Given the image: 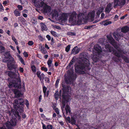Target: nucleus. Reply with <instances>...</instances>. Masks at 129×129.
<instances>
[{
    "instance_id": "1",
    "label": "nucleus",
    "mask_w": 129,
    "mask_h": 129,
    "mask_svg": "<svg viewBox=\"0 0 129 129\" xmlns=\"http://www.w3.org/2000/svg\"><path fill=\"white\" fill-rule=\"evenodd\" d=\"M80 57L82 60L80 63L75 67V71L77 72V70H84L86 71V70H89L90 68H89L90 63L88 60L87 58V56L86 53H82L80 55Z\"/></svg>"
},
{
    "instance_id": "2",
    "label": "nucleus",
    "mask_w": 129,
    "mask_h": 129,
    "mask_svg": "<svg viewBox=\"0 0 129 129\" xmlns=\"http://www.w3.org/2000/svg\"><path fill=\"white\" fill-rule=\"evenodd\" d=\"M8 74L11 78V81L9 83V87L20 88L21 87V81L19 75H17L11 71L8 72Z\"/></svg>"
},
{
    "instance_id": "3",
    "label": "nucleus",
    "mask_w": 129,
    "mask_h": 129,
    "mask_svg": "<svg viewBox=\"0 0 129 129\" xmlns=\"http://www.w3.org/2000/svg\"><path fill=\"white\" fill-rule=\"evenodd\" d=\"M8 60V63L7 66L9 70L14 69L15 70L17 67V65L15 64L14 58L11 56L7 59Z\"/></svg>"
},
{
    "instance_id": "4",
    "label": "nucleus",
    "mask_w": 129,
    "mask_h": 129,
    "mask_svg": "<svg viewBox=\"0 0 129 129\" xmlns=\"http://www.w3.org/2000/svg\"><path fill=\"white\" fill-rule=\"evenodd\" d=\"M76 16L77 14L76 12L71 13L69 19V23L73 24H77Z\"/></svg>"
},
{
    "instance_id": "5",
    "label": "nucleus",
    "mask_w": 129,
    "mask_h": 129,
    "mask_svg": "<svg viewBox=\"0 0 129 129\" xmlns=\"http://www.w3.org/2000/svg\"><path fill=\"white\" fill-rule=\"evenodd\" d=\"M37 3L38 7H43L44 12L46 13L50 12L51 8L50 7L47 5L43 2H38Z\"/></svg>"
},
{
    "instance_id": "6",
    "label": "nucleus",
    "mask_w": 129,
    "mask_h": 129,
    "mask_svg": "<svg viewBox=\"0 0 129 129\" xmlns=\"http://www.w3.org/2000/svg\"><path fill=\"white\" fill-rule=\"evenodd\" d=\"M68 74L69 77L65 79L66 82L68 84H71L72 83L74 80L76 78L75 75L73 74V71L72 70L71 72L68 71Z\"/></svg>"
},
{
    "instance_id": "7",
    "label": "nucleus",
    "mask_w": 129,
    "mask_h": 129,
    "mask_svg": "<svg viewBox=\"0 0 129 129\" xmlns=\"http://www.w3.org/2000/svg\"><path fill=\"white\" fill-rule=\"evenodd\" d=\"M105 48L106 49L108 48L110 52H112L118 58L120 57L121 56L120 53L121 52V51L120 50H118L119 52H118L114 50L113 47H110L109 45H106L105 46Z\"/></svg>"
},
{
    "instance_id": "8",
    "label": "nucleus",
    "mask_w": 129,
    "mask_h": 129,
    "mask_svg": "<svg viewBox=\"0 0 129 129\" xmlns=\"http://www.w3.org/2000/svg\"><path fill=\"white\" fill-rule=\"evenodd\" d=\"M77 17V24L80 25L85 23V16L84 13H80L78 15Z\"/></svg>"
},
{
    "instance_id": "9",
    "label": "nucleus",
    "mask_w": 129,
    "mask_h": 129,
    "mask_svg": "<svg viewBox=\"0 0 129 129\" xmlns=\"http://www.w3.org/2000/svg\"><path fill=\"white\" fill-rule=\"evenodd\" d=\"M24 101L22 98H19L15 99L13 103L14 108L15 109L18 108L20 105H24Z\"/></svg>"
},
{
    "instance_id": "10",
    "label": "nucleus",
    "mask_w": 129,
    "mask_h": 129,
    "mask_svg": "<svg viewBox=\"0 0 129 129\" xmlns=\"http://www.w3.org/2000/svg\"><path fill=\"white\" fill-rule=\"evenodd\" d=\"M16 124V120L14 119H12L10 122L8 121L5 124V125L7 127H8V129H12V126H15Z\"/></svg>"
},
{
    "instance_id": "11",
    "label": "nucleus",
    "mask_w": 129,
    "mask_h": 129,
    "mask_svg": "<svg viewBox=\"0 0 129 129\" xmlns=\"http://www.w3.org/2000/svg\"><path fill=\"white\" fill-rule=\"evenodd\" d=\"M102 52L101 47L97 44L94 46V49L93 50V53L94 55H99L100 53Z\"/></svg>"
},
{
    "instance_id": "12",
    "label": "nucleus",
    "mask_w": 129,
    "mask_h": 129,
    "mask_svg": "<svg viewBox=\"0 0 129 129\" xmlns=\"http://www.w3.org/2000/svg\"><path fill=\"white\" fill-rule=\"evenodd\" d=\"M126 0H114V7L115 8L116 6H123L125 4Z\"/></svg>"
},
{
    "instance_id": "13",
    "label": "nucleus",
    "mask_w": 129,
    "mask_h": 129,
    "mask_svg": "<svg viewBox=\"0 0 129 129\" xmlns=\"http://www.w3.org/2000/svg\"><path fill=\"white\" fill-rule=\"evenodd\" d=\"M107 37L108 40L109 42L115 48H117V46L116 43L115 42V40L111 36H107Z\"/></svg>"
},
{
    "instance_id": "14",
    "label": "nucleus",
    "mask_w": 129,
    "mask_h": 129,
    "mask_svg": "<svg viewBox=\"0 0 129 129\" xmlns=\"http://www.w3.org/2000/svg\"><path fill=\"white\" fill-rule=\"evenodd\" d=\"M95 14V11H92L88 14L87 16V17L89 19H90L91 21H93Z\"/></svg>"
},
{
    "instance_id": "15",
    "label": "nucleus",
    "mask_w": 129,
    "mask_h": 129,
    "mask_svg": "<svg viewBox=\"0 0 129 129\" xmlns=\"http://www.w3.org/2000/svg\"><path fill=\"white\" fill-rule=\"evenodd\" d=\"M80 50V48H78V47L76 46L72 49L71 52V54H73L74 55L76 54L79 52Z\"/></svg>"
},
{
    "instance_id": "16",
    "label": "nucleus",
    "mask_w": 129,
    "mask_h": 129,
    "mask_svg": "<svg viewBox=\"0 0 129 129\" xmlns=\"http://www.w3.org/2000/svg\"><path fill=\"white\" fill-rule=\"evenodd\" d=\"M69 15V13H63L61 15V19L63 21L66 22L68 20Z\"/></svg>"
},
{
    "instance_id": "17",
    "label": "nucleus",
    "mask_w": 129,
    "mask_h": 129,
    "mask_svg": "<svg viewBox=\"0 0 129 129\" xmlns=\"http://www.w3.org/2000/svg\"><path fill=\"white\" fill-rule=\"evenodd\" d=\"M62 97L63 99L62 100V108H64L66 105L65 102H67L69 101V99H66L67 96L63 94H62Z\"/></svg>"
},
{
    "instance_id": "18",
    "label": "nucleus",
    "mask_w": 129,
    "mask_h": 129,
    "mask_svg": "<svg viewBox=\"0 0 129 129\" xmlns=\"http://www.w3.org/2000/svg\"><path fill=\"white\" fill-rule=\"evenodd\" d=\"M113 36L115 40L117 41H119L121 38V36L123 37L122 35H120L119 33L115 32L113 33Z\"/></svg>"
},
{
    "instance_id": "19",
    "label": "nucleus",
    "mask_w": 129,
    "mask_h": 129,
    "mask_svg": "<svg viewBox=\"0 0 129 129\" xmlns=\"http://www.w3.org/2000/svg\"><path fill=\"white\" fill-rule=\"evenodd\" d=\"M112 8V5L109 3L105 9V12L107 13H109Z\"/></svg>"
},
{
    "instance_id": "20",
    "label": "nucleus",
    "mask_w": 129,
    "mask_h": 129,
    "mask_svg": "<svg viewBox=\"0 0 129 129\" xmlns=\"http://www.w3.org/2000/svg\"><path fill=\"white\" fill-rule=\"evenodd\" d=\"M41 72L40 71H38L37 73V75L38 77L39 78L40 80H43L45 79V75L43 73H42L40 75Z\"/></svg>"
},
{
    "instance_id": "21",
    "label": "nucleus",
    "mask_w": 129,
    "mask_h": 129,
    "mask_svg": "<svg viewBox=\"0 0 129 129\" xmlns=\"http://www.w3.org/2000/svg\"><path fill=\"white\" fill-rule=\"evenodd\" d=\"M14 92L15 94V98H17L21 96L22 95V93L20 91L17 89H15L14 90Z\"/></svg>"
},
{
    "instance_id": "22",
    "label": "nucleus",
    "mask_w": 129,
    "mask_h": 129,
    "mask_svg": "<svg viewBox=\"0 0 129 129\" xmlns=\"http://www.w3.org/2000/svg\"><path fill=\"white\" fill-rule=\"evenodd\" d=\"M121 31L124 33H126L129 30V27L127 26L122 27L121 29Z\"/></svg>"
},
{
    "instance_id": "23",
    "label": "nucleus",
    "mask_w": 129,
    "mask_h": 129,
    "mask_svg": "<svg viewBox=\"0 0 129 129\" xmlns=\"http://www.w3.org/2000/svg\"><path fill=\"white\" fill-rule=\"evenodd\" d=\"M52 15L53 17H58L59 13L55 10H53L52 12Z\"/></svg>"
},
{
    "instance_id": "24",
    "label": "nucleus",
    "mask_w": 129,
    "mask_h": 129,
    "mask_svg": "<svg viewBox=\"0 0 129 129\" xmlns=\"http://www.w3.org/2000/svg\"><path fill=\"white\" fill-rule=\"evenodd\" d=\"M112 23L111 21H107V20H104L101 23V24L104 25V26H107L109 24H110Z\"/></svg>"
},
{
    "instance_id": "25",
    "label": "nucleus",
    "mask_w": 129,
    "mask_h": 129,
    "mask_svg": "<svg viewBox=\"0 0 129 129\" xmlns=\"http://www.w3.org/2000/svg\"><path fill=\"white\" fill-rule=\"evenodd\" d=\"M14 13L16 16H20V12L17 9L15 10L14 12Z\"/></svg>"
},
{
    "instance_id": "26",
    "label": "nucleus",
    "mask_w": 129,
    "mask_h": 129,
    "mask_svg": "<svg viewBox=\"0 0 129 129\" xmlns=\"http://www.w3.org/2000/svg\"><path fill=\"white\" fill-rule=\"evenodd\" d=\"M41 26L42 31L46 30H47V28L46 25L44 24L43 23H41Z\"/></svg>"
},
{
    "instance_id": "27",
    "label": "nucleus",
    "mask_w": 129,
    "mask_h": 129,
    "mask_svg": "<svg viewBox=\"0 0 129 129\" xmlns=\"http://www.w3.org/2000/svg\"><path fill=\"white\" fill-rule=\"evenodd\" d=\"M104 8L102 7L99 8L97 11L96 14L98 15H99L104 10Z\"/></svg>"
},
{
    "instance_id": "28",
    "label": "nucleus",
    "mask_w": 129,
    "mask_h": 129,
    "mask_svg": "<svg viewBox=\"0 0 129 129\" xmlns=\"http://www.w3.org/2000/svg\"><path fill=\"white\" fill-rule=\"evenodd\" d=\"M66 113L68 114V112L70 113L71 112L70 109V106L68 105H67L65 108Z\"/></svg>"
},
{
    "instance_id": "29",
    "label": "nucleus",
    "mask_w": 129,
    "mask_h": 129,
    "mask_svg": "<svg viewBox=\"0 0 129 129\" xmlns=\"http://www.w3.org/2000/svg\"><path fill=\"white\" fill-rule=\"evenodd\" d=\"M18 57L19 58V60L21 62V63L24 65L25 64L24 60L19 55H18Z\"/></svg>"
},
{
    "instance_id": "30",
    "label": "nucleus",
    "mask_w": 129,
    "mask_h": 129,
    "mask_svg": "<svg viewBox=\"0 0 129 129\" xmlns=\"http://www.w3.org/2000/svg\"><path fill=\"white\" fill-rule=\"evenodd\" d=\"M122 59L124 60L127 63H129V58L127 57L123 56H122Z\"/></svg>"
},
{
    "instance_id": "31",
    "label": "nucleus",
    "mask_w": 129,
    "mask_h": 129,
    "mask_svg": "<svg viewBox=\"0 0 129 129\" xmlns=\"http://www.w3.org/2000/svg\"><path fill=\"white\" fill-rule=\"evenodd\" d=\"M41 51L42 53L44 54H45L47 53L46 50L43 47H41Z\"/></svg>"
},
{
    "instance_id": "32",
    "label": "nucleus",
    "mask_w": 129,
    "mask_h": 129,
    "mask_svg": "<svg viewBox=\"0 0 129 129\" xmlns=\"http://www.w3.org/2000/svg\"><path fill=\"white\" fill-rule=\"evenodd\" d=\"M14 109H12L11 111L9 112V114L10 115L13 116V115H14L15 114V112H14Z\"/></svg>"
},
{
    "instance_id": "33",
    "label": "nucleus",
    "mask_w": 129,
    "mask_h": 129,
    "mask_svg": "<svg viewBox=\"0 0 129 129\" xmlns=\"http://www.w3.org/2000/svg\"><path fill=\"white\" fill-rule=\"evenodd\" d=\"M5 51V48L4 47L2 46H0V53H2Z\"/></svg>"
},
{
    "instance_id": "34",
    "label": "nucleus",
    "mask_w": 129,
    "mask_h": 129,
    "mask_svg": "<svg viewBox=\"0 0 129 129\" xmlns=\"http://www.w3.org/2000/svg\"><path fill=\"white\" fill-rule=\"evenodd\" d=\"M71 88L70 86H67L65 91L66 92H70L71 90Z\"/></svg>"
},
{
    "instance_id": "35",
    "label": "nucleus",
    "mask_w": 129,
    "mask_h": 129,
    "mask_svg": "<svg viewBox=\"0 0 129 129\" xmlns=\"http://www.w3.org/2000/svg\"><path fill=\"white\" fill-rule=\"evenodd\" d=\"M5 58H9L10 56H11L10 53L8 52H6L5 54Z\"/></svg>"
},
{
    "instance_id": "36",
    "label": "nucleus",
    "mask_w": 129,
    "mask_h": 129,
    "mask_svg": "<svg viewBox=\"0 0 129 129\" xmlns=\"http://www.w3.org/2000/svg\"><path fill=\"white\" fill-rule=\"evenodd\" d=\"M71 123L72 124H75L76 123V120L73 117H71Z\"/></svg>"
},
{
    "instance_id": "37",
    "label": "nucleus",
    "mask_w": 129,
    "mask_h": 129,
    "mask_svg": "<svg viewBox=\"0 0 129 129\" xmlns=\"http://www.w3.org/2000/svg\"><path fill=\"white\" fill-rule=\"evenodd\" d=\"M23 108L22 107H20L19 106V107H18V108L17 109H15L16 110H18L19 111V112L20 113H21L22 112L23 110Z\"/></svg>"
},
{
    "instance_id": "38",
    "label": "nucleus",
    "mask_w": 129,
    "mask_h": 129,
    "mask_svg": "<svg viewBox=\"0 0 129 129\" xmlns=\"http://www.w3.org/2000/svg\"><path fill=\"white\" fill-rule=\"evenodd\" d=\"M54 96L56 100H58V91L56 92L54 94Z\"/></svg>"
},
{
    "instance_id": "39",
    "label": "nucleus",
    "mask_w": 129,
    "mask_h": 129,
    "mask_svg": "<svg viewBox=\"0 0 129 129\" xmlns=\"http://www.w3.org/2000/svg\"><path fill=\"white\" fill-rule=\"evenodd\" d=\"M24 19L22 17H19L18 18V21H19L22 22L24 20Z\"/></svg>"
},
{
    "instance_id": "40",
    "label": "nucleus",
    "mask_w": 129,
    "mask_h": 129,
    "mask_svg": "<svg viewBox=\"0 0 129 129\" xmlns=\"http://www.w3.org/2000/svg\"><path fill=\"white\" fill-rule=\"evenodd\" d=\"M47 63L49 67L51 66L52 61L51 60H49L48 61Z\"/></svg>"
},
{
    "instance_id": "41",
    "label": "nucleus",
    "mask_w": 129,
    "mask_h": 129,
    "mask_svg": "<svg viewBox=\"0 0 129 129\" xmlns=\"http://www.w3.org/2000/svg\"><path fill=\"white\" fill-rule=\"evenodd\" d=\"M12 40L14 41L16 45H17L18 44V43L17 40L15 37H12Z\"/></svg>"
},
{
    "instance_id": "42",
    "label": "nucleus",
    "mask_w": 129,
    "mask_h": 129,
    "mask_svg": "<svg viewBox=\"0 0 129 129\" xmlns=\"http://www.w3.org/2000/svg\"><path fill=\"white\" fill-rule=\"evenodd\" d=\"M70 48V45H68L66 48V49H65L66 51L67 52H68L69 51Z\"/></svg>"
},
{
    "instance_id": "43",
    "label": "nucleus",
    "mask_w": 129,
    "mask_h": 129,
    "mask_svg": "<svg viewBox=\"0 0 129 129\" xmlns=\"http://www.w3.org/2000/svg\"><path fill=\"white\" fill-rule=\"evenodd\" d=\"M112 59L115 62H118L119 61V59L116 57H113L112 58Z\"/></svg>"
},
{
    "instance_id": "44",
    "label": "nucleus",
    "mask_w": 129,
    "mask_h": 129,
    "mask_svg": "<svg viewBox=\"0 0 129 129\" xmlns=\"http://www.w3.org/2000/svg\"><path fill=\"white\" fill-rule=\"evenodd\" d=\"M67 34L69 36H74L76 34L74 32H69Z\"/></svg>"
},
{
    "instance_id": "45",
    "label": "nucleus",
    "mask_w": 129,
    "mask_h": 129,
    "mask_svg": "<svg viewBox=\"0 0 129 129\" xmlns=\"http://www.w3.org/2000/svg\"><path fill=\"white\" fill-rule=\"evenodd\" d=\"M51 34L54 36L56 37L57 36V34L56 32L54 31H51L50 32Z\"/></svg>"
},
{
    "instance_id": "46",
    "label": "nucleus",
    "mask_w": 129,
    "mask_h": 129,
    "mask_svg": "<svg viewBox=\"0 0 129 129\" xmlns=\"http://www.w3.org/2000/svg\"><path fill=\"white\" fill-rule=\"evenodd\" d=\"M46 90H47L45 86H43V92L44 93V95H45L46 94Z\"/></svg>"
},
{
    "instance_id": "47",
    "label": "nucleus",
    "mask_w": 129,
    "mask_h": 129,
    "mask_svg": "<svg viewBox=\"0 0 129 129\" xmlns=\"http://www.w3.org/2000/svg\"><path fill=\"white\" fill-rule=\"evenodd\" d=\"M31 69L34 72H35L36 71V68L35 67L34 65H33L31 67Z\"/></svg>"
},
{
    "instance_id": "48",
    "label": "nucleus",
    "mask_w": 129,
    "mask_h": 129,
    "mask_svg": "<svg viewBox=\"0 0 129 129\" xmlns=\"http://www.w3.org/2000/svg\"><path fill=\"white\" fill-rule=\"evenodd\" d=\"M54 110L56 113L58 115L59 114V110L57 108H55Z\"/></svg>"
},
{
    "instance_id": "49",
    "label": "nucleus",
    "mask_w": 129,
    "mask_h": 129,
    "mask_svg": "<svg viewBox=\"0 0 129 129\" xmlns=\"http://www.w3.org/2000/svg\"><path fill=\"white\" fill-rule=\"evenodd\" d=\"M41 70L43 71H44L45 72H47L48 70L46 68L44 67H41Z\"/></svg>"
},
{
    "instance_id": "50",
    "label": "nucleus",
    "mask_w": 129,
    "mask_h": 129,
    "mask_svg": "<svg viewBox=\"0 0 129 129\" xmlns=\"http://www.w3.org/2000/svg\"><path fill=\"white\" fill-rule=\"evenodd\" d=\"M47 129H52V126L51 125H48L47 126Z\"/></svg>"
},
{
    "instance_id": "51",
    "label": "nucleus",
    "mask_w": 129,
    "mask_h": 129,
    "mask_svg": "<svg viewBox=\"0 0 129 129\" xmlns=\"http://www.w3.org/2000/svg\"><path fill=\"white\" fill-rule=\"evenodd\" d=\"M0 11L2 12H3L4 11L3 7L1 3H0Z\"/></svg>"
},
{
    "instance_id": "52",
    "label": "nucleus",
    "mask_w": 129,
    "mask_h": 129,
    "mask_svg": "<svg viewBox=\"0 0 129 129\" xmlns=\"http://www.w3.org/2000/svg\"><path fill=\"white\" fill-rule=\"evenodd\" d=\"M28 44L29 46H32L33 44L34 43L32 41H29L28 42Z\"/></svg>"
},
{
    "instance_id": "53",
    "label": "nucleus",
    "mask_w": 129,
    "mask_h": 129,
    "mask_svg": "<svg viewBox=\"0 0 129 129\" xmlns=\"http://www.w3.org/2000/svg\"><path fill=\"white\" fill-rule=\"evenodd\" d=\"M17 7L20 11H21L22 9V6L21 5H18L17 6Z\"/></svg>"
},
{
    "instance_id": "54",
    "label": "nucleus",
    "mask_w": 129,
    "mask_h": 129,
    "mask_svg": "<svg viewBox=\"0 0 129 129\" xmlns=\"http://www.w3.org/2000/svg\"><path fill=\"white\" fill-rule=\"evenodd\" d=\"M25 102H26L25 104L26 105L27 107L28 108L29 105V104L28 102V101L27 100H25Z\"/></svg>"
},
{
    "instance_id": "55",
    "label": "nucleus",
    "mask_w": 129,
    "mask_h": 129,
    "mask_svg": "<svg viewBox=\"0 0 129 129\" xmlns=\"http://www.w3.org/2000/svg\"><path fill=\"white\" fill-rule=\"evenodd\" d=\"M39 39L41 41H43L44 39L43 38L41 35H39L38 36Z\"/></svg>"
},
{
    "instance_id": "56",
    "label": "nucleus",
    "mask_w": 129,
    "mask_h": 129,
    "mask_svg": "<svg viewBox=\"0 0 129 129\" xmlns=\"http://www.w3.org/2000/svg\"><path fill=\"white\" fill-rule=\"evenodd\" d=\"M46 37L48 39V40L50 41L51 40V37L49 35H47L46 36Z\"/></svg>"
},
{
    "instance_id": "57",
    "label": "nucleus",
    "mask_w": 129,
    "mask_h": 129,
    "mask_svg": "<svg viewBox=\"0 0 129 129\" xmlns=\"http://www.w3.org/2000/svg\"><path fill=\"white\" fill-rule=\"evenodd\" d=\"M62 86L63 87V88L62 89V90L63 91H65V90L67 88V87L65 85H63V84L62 85Z\"/></svg>"
},
{
    "instance_id": "58",
    "label": "nucleus",
    "mask_w": 129,
    "mask_h": 129,
    "mask_svg": "<svg viewBox=\"0 0 129 129\" xmlns=\"http://www.w3.org/2000/svg\"><path fill=\"white\" fill-rule=\"evenodd\" d=\"M59 80L58 79H57L56 80V83L55 84V85L56 86H57L58 83H59Z\"/></svg>"
},
{
    "instance_id": "59",
    "label": "nucleus",
    "mask_w": 129,
    "mask_h": 129,
    "mask_svg": "<svg viewBox=\"0 0 129 129\" xmlns=\"http://www.w3.org/2000/svg\"><path fill=\"white\" fill-rule=\"evenodd\" d=\"M38 19L40 20H42L43 18V16H39L38 17Z\"/></svg>"
},
{
    "instance_id": "60",
    "label": "nucleus",
    "mask_w": 129,
    "mask_h": 129,
    "mask_svg": "<svg viewBox=\"0 0 129 129\" xmlns=\"http://www.w3.org/2000/svg\"><path fill=\"white\" fill-rule=\"evenodd\" d=\"M5 126H6L5 124L3 126L0 127V129H8V127H6V128Z\"/></svg>"
},
{
    "instance_id": "61",
    "label": "nucleus",
    "mask_w": 129,
    "mask_h": 129,
    "mask_svg": "<svg viewBox=\"0 0 129 129\" xmlns=\"http://www.w3.org/2000/svg\"><path fill=\"white\" fill-rule=\"evenodd\" d=\"M23 54L25 57H27L28 56V54L25 51L24 52Z\"/></svg>"
},
{
    "instance_id": "62",
    "label": "nucleus",
    "mask_w": 129,
    "mask_h": 129,
    "mask_svg": "<svg viewBox=\"0 0 129 129\" xmlns=\"http://www.w3.org/2000/svg\"><path fill=\"white\" fill-rule=\"evenodd\" d=\"M19 70L21 72L23 73V68L21 67H20L19 68Z\"/></svg>"
},
{
    "instance_id": "63",
    "label": "nucleus",
    "mask_w": 129,
    "mask_h": 129,
    "mask_svg": "<svg viewBox=\"0 0 129 129\" xmlns=\"http://www.w3.org/2000/svg\"><path fill=\"white\" fill-rule=\"evenodd\" d=\"M45 81L46 82H47L49 83V79L48 78L46 77L45 78Z\"/></svg>"
},
{
    "instance_id": "64",
    "label": "nucleus",
    "mask_w": 129,
    "mask_h": 129,
    "mask_svg": "<svg viewBox=\"0 0 129 129\" xmlns=\"http://www.w3.org/2000/svg\"><path fill=\"white\" fill-rule=\"evenodd\" d=\"M43 125V129H47V127L46 125L43 123H42Z\"/></svg>"
}]
</instances>
